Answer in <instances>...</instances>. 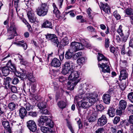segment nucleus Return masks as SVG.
Segmentation results:
<instances>
[{
    "label": "nucleus",
    "instance_id": "3",
    "mask_svg": "<svg viewBox=\"0 0 133 133\" xmlns=\"http://www.w3.org/2000/svg\"><path fill=\"white\" fill-rule=\"evenodd\" d=\"M81 101L78 102L77 103V105L80 108H82L84 109H86L91 106L95 103L94 99H92V101H89L87 98L83 97L82 98Z\"/></svg>",
    "mask_w": 133,
    "mask_h": 133
},
{
    "label": "nucleus",
    "instance_id": "24",
    "mask_svg": "<svg viewBox=\"0 0 133 133\" xmlns=\"http://www.w3.org/2000/svg\"><path fill=\"white\" fill-rule=\"evenodd\" d=\"M5 106H3L2 107H0V114H2L5 113V114H7L8 115L11 114L10 112L8 113L9 110L6 109V106L5 105Z\"/></svg>",
    "mask_w": 133,
    "mask_h": 133
},
{
    "label": "nucleus",
    "instance_id": "26",
    "mask_svg": "<svg viewBox=\"0 0 133 133\" xmlns=\"http://www.w3.org/2000/svg\"><path fill=\"white\" fill-rule=\"evenodd\" d=\"M83 90L84 89L81 87V88H79L78 91V94L77 97L78 99V98L82 99L84 96L85 94H84L85 93V92Z\"/></svg>",
    "mask_w": 133,
    "mask_h": 133
},
{
    "label": "nucleus",
    "instance_id": "15",
    "mask_svg": "<svg viewBox=\"0 0 133 133\" xmlns=\"http://www.w3.org/2000/svg\"><path fill=\"white\" fill-rule=\"evenodd\" d=\"M27 113V111L25 108L21 107L19 109V115L22 119L24 118Z\"/></svg>",
    "mask_w": 133,
    "mask_h": 133
},
{
    "label": "nucleus",
    "instance_id": "56",
    "mask_svg": "<svg viewBox=\"0 0 133 133\" xmlns=\"http://www.w3.org/2000/svg\"><path fill=\"white\" fill-rule=\"evenodd\" d=\"M11 82L12 84H16L19 82V80L17 78L15 77L12 80L11 79Z\"/></svg>",
    "mask_w": 133,
    "mask_h": 133
},
{
    "label": "nucleus",
    "instance_id": "41",
    "mask_svg": "<svg viewBox=\"0 0 133 133\" xmlns=\"http://www.w3.org/2000/svg\"><path fill=\"white\" fill-rule=\"evenodd\" d=\"M85 59L84 57H81L77 60V62L79 65H82L85 62Z\"/></svg>",
    "mask_w": 133,
    "mask_h": 133
},
{
    "label": "nucleus",
    "instance_id": "39",
    "mask_svg": "<svg viewBox=\"0 0 133 133\" xmlns=\"http://www.w3.org/2000/svg\"><path fill=\"white\" fill-rule=\"evenodd\" d=\"M122 27L121 25H120L117 30V32L121 37H122L124 35V34L123 32V30L122 29Z\"/></svg>",
    "mask_w": 133,
    "mask_h": 133
},
{
    "label": "nucleus",
    "instance_id": "12",
    "mask_svg": "<svg viewBox=\"0 0 133 133\" xmlns=\"http://www.w3.org/2000/svg\"><path fill=\"white\" fill-rule=\"evenodd\" d=\"M41 26L42 28H48L51 29L53 28V26L51 22L47 19H45L44 21V22L42 25Z\"/></svg>",
    "mask_w": 133,
    "mask_h": 133
},
{
    "label": "nucleus",
    "instance_id": "36",
    "mask_svg": "<svg viewBox=\"0 0 133 133\" xmlns=\"http://www.w3.org/2000/svg\"><path fill=\"white\" fill-rule=\"evenodd\" d=\"M128 50L126 51V54L129 57H131L133 56V51L130 49L128 47L127 48Z\"/></svg>",
    "mask_w": 133,
    "mask_h": 133
},
{
    "label": "nucleus",
    "instance_id": "21",
    "mask_svg": "<svg viewBox=\"0 0 133 133\" xmlns=\"http://www.w3.org/2000/svg\"><path fill=\"white\" fill-rule=\"evenodd\" d=\"M110 117H112L115 116V110L112 107L110 108L108 110L107 113Z\"/></svg>",
    "mask_w": 133,
    "mask_h": 133
},
{
    "label": "nucleus",
    "instance_id": "55",
    "mask_svg": "<svg viewBox=\"0 0 133 133\" xmlns=\"http://www.w3.org/2000/svg\"><path fill=\"white\" fill-rule=\"evenodd\" d=\"M129 34H128L127 35L123 36L122 37V41L123 42H126L129 36Z\"/></svg>",
    "mask_w": 133,
    "mask_h": 133
},
{
    "label": "nucleus",
    "instance_id": "30",
    "mask_svg": "<svg viewBox=\"0 0 133 133\" xmlns=\"http://www.w3.org/2000/svg\"><path fill=\"white\" fill-rule=\"evenodd\" d=\"M81 44L83 46V49L85 47L90 48L91 45L86 41L84 39L82 40L80 42Z\"/></svg>",
    "mask_w": 133,
    "mask_h": 133
},
{
    "label": "nucleus",
    "instance_id": "32",
    "mask_svg": "<svg viewBox=\"0 0 133 133\" xmlns=\"http://www.w3.org/2000/svg\"><path fill=\"white\" fill-rule=\"evenodd\" d=\"M37 106L41 110L44 109H45L46 107V103L45 102H43L39 103L38 104Z\"/></svg>",
    "mask_w": 133,
    "mask_h": 133
},
{
    "label": "nucleus",
    "instance_id": "59",
    "mask_svg": "<svg viewBox=\"0 0 133 133\" xmlns=\"http://www.w3.org/2000/svg\"><path fill=\"white\" fill-rule=\"evenodd\" d=\"M126 52L125 50V44H124L121 48V54L122 55H124L126 54Z\"/></svg>",
    "mask_w": 133,
    "mask_h": 133
},
{
    "label": "nucleus",
    "instance_id": "29",
    "mask_svg": "<svg viewBox=\"0 0 133 133\" xmlns=\"http://www.w3.org/2000/svg\"><path fill=\"white\" fill-rule=\"evenodd\" d=\"M97 117V115L95 113H93L89 118L88 121L90 122H95L96 119Z\"/></svg>",
    "mask_w": 133,
    "mask_h": 133
},
{
    "label": "nucleus",
    "instance_id": "6",
    "mask_svg": "<svg viewBox=\"0 0 133 133\" xmlns=\"http://www.w3.org/2000/svg\"><path fill=\"white\" fill-rule=\"evenodd\" d=\"M83 49V46L81 42H72L71 44L70 50L72 52H75L76 51Z\"/></svg>",
    "mask_w": 133,
    "mask_h": 133
},
{
    "label": "nucleus",
    "instance_id": "54",
    "mask_svg": "<svg viewBox=\"0 0 133 133\" xmlns=\"http://www.w3.org/2000/svg\"><path fill=\"white\" fill-rule=\"evenodd\" d=\"M82 53L81 52H79L75 54L73 56V58L75 59H76L78 57L81 56Z\"/></svg>",
    "mask_w": 133,
    "mask_h": 133
},
{
    "label": "nucleus",
    "instance_id": "58",
    "mask_svg": "<svg viewBox=\"0 0 133 133\" xmlns=\"http://www.w3.org/2000/svg\"><path fill=\"white\" fill-rule=\"evenodd\" d=\"M91 11L92 10L91 8H89L87 9V12L88 14V16L90 19H92V17L91 15Z\"/></svg>",
    "mask_w": 133,
    "mask_h": 133
},
{
    "label": "nucleus",
    "instance_id": "14",
    "mask_svg": "<svg viewBox=\"0 0 133 133\" xmlns=\"http://www.w3.org/2000/svg\"><path fill=\"white\" fill-rule=\"evenodd\" d=\"M51 64L52 66L55 67H59L60 66L61 63L59 60L56 58H54L52 60Z\"/></svg>",
    "mask_w": 133,
    "mask_h": 133
},
{
    "label": "nucleus",
    "instance_id": "62",
    "mask_svg": "<svg viewBox=\"0 0 133 133\" xmlns=\"http://www.w3.org/2000/svg\"><path fill=\"white\" fill-rule=\"evenodd\" d=\"M11 91L13 93H16L17 92V90L16 87L15 86H12L10 88Z\"/></svg>",
    "mask_w": 133,
    "mask_h": 133
},
{
    "label": "nucleus",
    "instance_id": "28",
    "mask_svg": "<svg viewBox=\"0 0 133 133\" xmlns=\"http://www.w3.org/2000/svg\"><path fill=\"white\" fill-rule=\"evenodd\" d=\"M57 104L59 108L62 109L65 108L66 105V102L63 101H59Z\"/></svg>",
    "mask_w": 133,
    "mask_h": 133
},
{
    "label": "nucleus",
    "instance_id": "63",
    "mask_svg": "<svg viewBox=\"0 0 133 133\" xmlns=\"http://www.w3.org/2000/svg\"><path fill=\"white\" fill-rule=\"evenodd\" d=\"M67 126L70 129V130L71 131V132L72 133H74V130L72 128V127L71 126V124L70 123V122H67Z\"/></svg>",
    "mask_w": 133,
    "mask_h": 133
},
{
    "label": "nucleus",
    "instance_id": "51",
    "mask_svg": "<svg viewBox=\"0 0 133 133\" xmlns=\"http://www.w3.org/2000/svg\"><path fill=\"white\" fill-rule=\"evenodd\" d=\"M124 110H122L119 107L117 109L116 111V114L119 115H121L123 113V111Z\"/></svg>",
    "mask_w": 133,
    "mask_h": 133
},
{
    "label": "nucleus",
    "instance_id": "5",
    "mask_svg": "<svg viewBox=\"0 0 133 133\" xmlns=\"http://www.w3.org/2000/svg\"><path fill=\"white\" fill-rule=\"evenodd\" d=\"M46 36V39L51 40L53 45L57 47H58L59 42L55 34H47Z\"/></svg>",
    "mask_w": 133,
    "mask_h": 133
},
{
    "label": "nucleus",
    "instance_id": "40",
    "mask_svg": "<svg viewBox=\"0 0 133 133\" xmlns=\"http://www.w3.org/2000/svg\"><path fill=\"white\" fill-rule=\"evenodd\" d=\"M8 107L10 111H13L15 109L16 105L13 102H11L8 105Z\"/></svg>",
    "mask_w": 133,
    "mask_h": 133
},
{
    "label": "nucleus",
    "instance_id": "18",
    "mask_svg": "<svg viewBox=\"0 0 133 133\" xmlns=\"http://www.w3.org/2000/svg\"><path fill=\"white\" fill-rule=\"evenodd\" d=\"M98 56L97 57V59L98 61V62L99 61H103L107 62H108L109 61V59L107 58L106 57L104 56L102 54H101L99 53H98Z\"/></svg>",
    "mask_w": 133,
    "mask_h": 133
},
{
    "label": "nucleus",
    "instance_id": "20",
    "mask_svg": "<svg viewBox=\"0 0 133 133\" xmlns=\"http://www.w3.org/2000/svg\"><path fill=\"white\" fill-rule=\"evenodd\" d=\"M5 81L4 82V87L6 89H8L10 87V83L11 81V79L9 77H7L5 78Z\"/></svg>",
    "mask_w": 133,
    "mask_h": 133
},
{
    "label": "nucleus",
    "instance_id": "53",
    "mask_svg": "<svg viewBox=\"0 0 133 133\" xmlns=\"http://www.w3.org/2000/svg\"><path fill=\"white\" fill-rule=\"evenodd\" d=\"M27 15L28 18L35 15L34 14L32 13V9H31L30 10L27 12Z\"/></svg>",
    "mask_w": 133,
    "mask_h": 133
},
{
    "label": "nucleus",
    "instance_id": "25",
    "mask_svg": "<svg viewBox=\"0 0 133 133\" xmlns=\"http://www.w3.org/2000/svg\"><path fill=\"white\" fill-rule=\"evenodd\" d=\"M24 106L26 110L28 111L33 110L34 107V106L33 105L30 104L29 103L26 102L24 103Z\"/></svg>",
    "mask_w": 133,
    "mask_h": 133
},
{
    "label": "nucleus",
    "instance_id": "37",
    "mask_svg": "<svg viewBox=\"0 0 133 133\" xmlns=\"http://www.w3.org/2000/svg\"><path fill=\"white\" fill-rule=\"evenodd\" d=\"M2 124L3 127L6 129H11L8 121H3L2 122Z\"/></svg>",
    "mask_w": 133,
    "mask_h": 133
},
{
    "label": "nucleus",
    "instance_id": "38",
    "mask_svg": "<svg viewBox=\"0 0 133 133\" xmlns=\"http://www.w3.org/2000/svg\"><path fill=\"white\" fill-rule=\"evenodd\" d=\"M127 98L131 102L133 103V91L128 94Z\"/></svg>",
    "mask_w": 133,
    "mask_h": 133
},
{
    "label": "nucleus",
    "instance_id": "13",
    "mask_svg": "<svg viewBox=\"0 0 133 133\" xmlns=\"http://www.w3.org/2000/svg\"><path fill=\"white\" fill-rule=\"evenodd\" d=\"M18 55L19 60L20 61V63L21 65L26 66H28L30 65L29 63L24 59L23 57L21 55L19 54H18Z\"/></svg>",
    "mask_w": 133,
    "mask_h": 133
},
{
    "label": "nucleus",
    "instance_id": "23",
    "mask_svg": "<svg viewBox=\"0 0 133 133\" xmlns=\"http://www.w3.org/2000/svg\"><path fill=\"white\" fill-rule=\"evenodd\" d=\"M28 72V74L26 75V76L28 79L32 82L34 83L35 82V79L33 76L32 74Z\"/></svg>",
    "mask_w": 133,
    "mask_h": 133
},
{
    "label": "nucleus",
    "instance_id": "48",
    "mask_svg": "<svg viewBox=\"0 0 133 133\" xmlns=\"http://www.w3.org/2000/svg\"><path fill=\"white\" fill-rule=\"evenodd\" d=\"M104 43V46L105 48H108L110 44L109 39L108 38H106L105 39Z\"/></svg>",
    "mask_w": 133,
    "mask_h": 133
},
{
    "label": "nucleus",
    "instance_id": "7",
    "mask_svg": "<svg viewBox=\"0 0 133 133\" xmlns=\"http://www.w3.org/2000/svg\"><path fill=\"white\" fill-rule=\"evenodd\" d=\"M98 65L99 67L101 68V71L102 72L104 73L106 72H110V69L109 66L110 64L109 61L108 62H105V63H102L101 64L98 63Z\"/></svg>",
    "mask_w": 133,
    "mask_h": 133
},
{
    "label": "nucleus",
    "instance_id": "64",
    "mask_svg": "<svg viewBox=\"0 0 133 133\" xmlns=\"http://www.w3.org/2000/svg\"><path fill=\"white\" fill-rule=\"evenodd\" d=\"M87 30L90 32H95V29L93 27L91 26H89L87 28Z\"/></svg>",
    "mask_w": 133,
    "mask_h": 133
},
{
    "label": "nucleus",
    "instance_id": "33",
    "mask_svg": "<svg viewBox=\"0 0 133 133\" xmlns=\"http://www.w3.org/2000/svg\"><path fill=\"white\" fill-rule=\"evenodd\" d=\"M38 112L36 111H30L28 112V115L33 118L36 117L38 115Z\"/></svg>",
    "mask_w": 133,
    "mask_h": 133
},
{
    "label": "nucleus",
    "instance_id": "35",
    "mask_svg": "<svg viewBox=\"0 0 133 133\" xmlns=\"http://www.w3.org/2000/svg\"><path fill=\"white\" fill-rule=\"evenodd\" d=\"M125 14L128 15H133V9L131 8H128L125 10Z\"/></svg>",
    "mask_w": 133,
    "mask_h": 133
},
{
    "label": "nucleus",
    "instance_id": "60",
    "mask_svg": "<svg viewBox=\"0 0 133 133\" xmlns=\"http://www.w3.org/2000/svg\"><path fill=\"white\" fill-rule=\"evenodd\" d=\"M100 4V5H99V6L100 7L101 9L102 10H103V8L104 9V8H105L107 5H109L107 3L105 4H104L102 2H101Z\"/></svg>",
    "mask_w": 133,
    "mask_h": 133
},
{
    "label": "nucleus",
    "instance_id": "43",
    "mask_svg": "<svg viewBox=\"0 0 133 133\" xmlns=\"http://www.w3.org/2000/svg\"><path fill=\"white\" fill-rule=\"evenodd\" d=\"M69 40L67 37H65L61 40V42L63 43V45H65L69 43Z\"/></svg>",
    "mask_w": 133,
    "mask_h": 133
},
{
    "label": "nucleus",
    "instance_id": "44",
    "mask_svg": "<svg viewBox=\"0 0 133 133\" xmlns=\"http://www.w3.org/2000/svg\"><path fill=\"white\" fill-rule=\"evenodd\" d=\"M113 15L117 20H119L121 19V16L119 14L117 13V11H115L113 12Z\"/></svg>",
    "mask_w": 133,
    "mask_h": 133
},
{
    "label": "nucleus",
    "instance_id": "57",
    "mask_svg": "<svg viewBox=\"0 0 133 133\" xmlns=\"http://www.w3.org/2000/svg\"><path fill=\"white\" fill-rule=\"evenodd\" d=\"M81 87L84 90V89H85L86 90L88 91L89 90V89L88 88L89 86L86 84H81Z\"/></svg>",
    "mask_w": 133,
    "mask_h": 133
},
{
    "label": "nucleus",
    "instance_id": "45",
    "mask_svg": "<svg viewBox=\"0 0 133 133\" xmlns=\"http://www.w3.org/2000/svg\"><path fill=\"white\" fill-rule=\"evenodd\" d=\"M120 120V118L119 116H116L115 117L113 121V123L115 124H117Z\"/></svg>",
    "mask_w": 133,
    "mask_h": 133
},
{
    "label": "nucleus",
    "instance_id": "52",
    "mask_svg": "<svg viewBox=\"0 0 133 133\" xmlns=\"http://www.w3.org/2000/svg\"><path fill=\"white\" fill-rule=\"evenodd\" d=\"M24 42V41L23 40L19 41L17 42H14V44H16L17 45L19 46H22V44H23Z\"/></svg>",
    "mask_w": 133,
    "mask_h": 133
},
{
    "label": "nucleus",
    "instance_id": "42",
    "mask_svg": "<svg viewBox=\"0 0 133 133\" xmlns=\"http://www.w3.org/2000/svg\"><path fill=\"white\" fill-rule=\"evenodd\" d=\"M41 113L43 115H49L50 114V112L47 109H44L40 110Z\"/></svg>",
    "mask_w": 133,
    "mask_h": 133
},
{
    "label": "nucleus",
    "instance_id": "2",
    "mask_svg": "<svg viewBox=\"0 0 133 133\" xmlns=\"http://www.w3.org/2000/svg\"><path fill=\"white\" fill-rule=\"evenodd\" d=\"M49 9L47 3H41L40 6L36 9L37 14L40 17H44L47 15Z\"/></svg>",
    "mask_w": 133,
    "mask_h": 133
},
{
    "label": "nucleus",
    "instance_id": "17",
    "mask_svg": "<svg viewBox=\"0 0 133 133\" xmlns=\"http://www.w3.org/2000/svg\"><path fill=\"white\" fill-rule=\"evenodd\" d=\"M102 99L105 103L109 104L110 103V97L108 94H104L102 96Z\"/></svg>",
    "mask_w": 133,
    "mask_h": 133
},
{
    "label": "nucleus",
    "instance_id": "50",
    "mask_svg": "<svg viewBox=\"0 0 133 133\" xmlns=\"http://www.w3.org/2000/svg\"><path fill=\"white\" fill-rule=\"evenodd\" d=\"M29 19L31 23H34L37 22V18L35 15L29 18Z\"/></svg>",
    "mask_w": 133,
    "mask_h": 133
},
{
    "label": "nucleus",
    "instance_id": "49",
    "mask_svg": "<svg viewBox=\"0 0 133 133\" xmlns=\"http://www.w3.org/2000/svg\"><path fill=\"white\" fill-rule=\"evenodd\" d=\"M103 10L106 13H110V8L109 5H107L105 8H103Z\"/></svg>",
    "mask_w": 133,
    "mask_h": 133
},
{
    "label": "nucleus",
    "instance_id": "9",
    "mask_svg": "<svg viewBox=\"0 0 133 133\" xmlns=\"http://www.w3.org/2000/svg\"><path fill=\"white\" fill-rule=\"evenodd\" d=\"M107 122V119L105 115H102L99 118L97 121V124L98 126L100 127L103 126Z\"/></svg>",
    "mask_w": 133,
    "mask_h": 133
},
{
    "label": "nucleus",
    "instance_id": "11",
    "mask_svg": "<svg viewBox=\"0 0 133 133\" xmlns=\"http://www.w3.org/2000/svg\"><path fill=\"white\" fill-rule=\"evenodd\" d=\"M96 95L94 93H90V92H87L86 94H85L84 96V97H85L86 98H87L89 101L90 100L92 101V99L93 100L94 99L95 100V103L96 101Z\"/></svg>",
    "mask_w": 133,
    "mask_h": 133
},
{
    "label": "nucleus",
    "instance_id": "61",
    "mask_svg": "<svg viewBox=\"0 0 133 133\" xmlns=\"http://www.w3.org/2000/svg\"><path fill=\"white\" fill-rule=\"evenodd\" d=\"M10 29L11 31H12L15 34L17 35L16 31V28L15 26H10Z\"/></svg>",
    "mask_w": 133,
    "mask_h": 133
},
{
    "label": "nucleus",
    "instance_id": "16",
    "mask_svg": "<svg viewBox=\"0 0 133 133\" xmlns=\"http://www.w3.org/2000/svg\"><path fill=\"white\" fill-rule=\"evenodd\" d=\"M48 120L47 116H41L38 121L40 126L44 125V123Z\"/></svg>",
    "mask_w": 133,
    "mask_h": 133
},
{
    "label": "nucleus",
    "instance_id": "31",
    "mask_svg": "<svg viewBox=\"0 0 133 133\" xmlns=\"http://www.w3.org/2000/svg\"><path fill=\"white\" fill-rule=\"evenodd\" d=\"M41 131L44 133H50L51 131L50 129L44 126H42L41 128Z\"/></svg>",
    "mask_w": 133,
    "mask_h": 133
},
{
    "label": "nucleus",
    "instance_id": "4",
    "mask_svg": "<svg viewBox=\"0 0 133 133\" xmlns=\"http://www.w3.org/2000/svg\"><path fill=\"white\" fill-rule=\"evenodd\" d=\"M7 66L1 68L0 69L2 71L4 76H6L9 74L10 70L9 67L10 68L12 71L15 72L16 71V68L15 65L11 63V60H9L6 64Z\"/></svg>",
    "mask_w": 133,
    "mask_h": 133
},
{
    "label": "nucleus",
    "instance_id": "46",
    "mask_svg": "<svg viewBox=\"0 0 133 133\" xmlns=\"http://www.w3.org/2000/svg\"><path fill=\"white\" fill-rule=\"evenodd\" d=\"M96 108L98 111L102 112L104 109V107L101 104L96 105Z\"/></svg>",
    "mask_w": 133,
    "mask_h": 133
},
{
    "label": "nucleus",
    "instance_id": "34",
    "mask_svg": "<svg viewBox=\"0 0 133 133\" xmlns=\"http://www.w3.org/2000/svg\"><path fill=\"white\" fill-rule=\"evenodd\" d=\"M74 52L70 50V49L65 54V58L68 59L71 58L73 55Z\"/></svg>",
    "mask_w": 133,
    "mask_h": 133
},
{
    "label": "nucleus",
    "instance_id": "47",
    "mask_svg": "<svg viewBox=\"0 0 133 133\" xmlns=\"http://www.w3.org/2000/svg\"><path fill=\"white\" fill-rule=\"evenodd\" d=\"M121 63V67L123 69L125 68L127 66V62L126 60L122 61Z\"/></svg>",
    "mask_w": 133,
    "mask_h": 133
},
{
    "label": "nucleus",
    "instance_id": "27",
    "mask_svg": "<svg viewBox=\"0 0 133 133\" xmlns=\"http://www.w3.org/2000/svg\"><path fill=\"white\" fill-rule=\"evenodd\" d=\"M23 73L18 71L16 72L15 73L16 76L21 78V79H22L25 77V72H26L25 70H23Z\"/></svg>",
    "mask_w": 133,
    "mask_h": 133
},
{
    "label": "nucleus",
    "instance_id": "1",
    "mask_svg": "<svg viewBox=\"0 0 133 133\" xmlns=\"http://www.w3.org/2000/svg\"><path fill=\"white\" fill-rule=\"evenodd\" d=\"M75 68L74 64L71 61L65 62L64 64L62 73L64 75H69L68 79L73 82L71 84L72 86V90H73L74 87L80 81V73L76 71H74Z\"/></svg>",
    "mask_w": 133,
    "mask_h": 133
},
{
    "label": "nucleus",
    "instance_id": "10",
    "mask_svg": "<svg viewBox=\"0 0 133 133\" xmlns=\"http://www.w3.org/2000/svg\"><path fill=\"white\" fill-rule=\"evenodd\" d=\"M128 74L126 70L124 69H121L120 70V75L119 76V80L121 81L125 79L128 77Z\"/></svg>",
    "mask_w": 133,
    "mask_h": 133
},
{
    "label": "nucleus",
    "instance_id": "22",
    "mask_svg": "<svg viewBox=\"0 0 133 133\" xmlns=\"http://www.w3.org/2000/svg\"><path fill=\"white\" fill-rule=\"evenodd\" d=\"M52 6L53 7L54 10L53 11V13L55 14L57 17L59 16L60 15V12L57 7L55 4L53 3L52 4Z\"/></svg>",
    "mask_w": 133,
    "mask_h": 133
},
{
    "label": "nucleus",
    "instance_id": "8",
    "mask_svg": "<svg viewBox=\"0 0 133 133\" xmlns=\"http://www.w3.org/2000/svg\"><path fill=\"white\" fill-rule=\"evenodd\" d=\"M27 126L30 130L32 132H35L37 129V127L35 122L33 120H30L26 123Z\"/></svg>",
    "mask_w": 133,
    "mask_h": 133
},
{
    "label": "nucleus",
    "instance_id": "19",
    "mask_svg": "<svg viewBox=\"0 0 133 133\" xmlns=\"http://www.w3.org/2000/svg\"><path fill=\"white\" fill-rule=\"evenodd\" d=\"M127 102L125 100H121L119 103V107L122 110H125L127 106Z\"/></svg>",
    "mask_w": 133,
    "mask_h": 133
}]
</instances>
